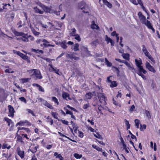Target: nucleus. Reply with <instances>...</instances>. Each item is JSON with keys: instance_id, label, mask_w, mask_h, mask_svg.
Listing matches in <instances>:
<instances>
[{"instance_id": "7c9ffc66", "label": "nucleus", "mask_w": 160, "mask_h": 160, "mask_svg": "<svg viewBox=\"0 0 160 160\" xmlns=\"http://www.w3.org/2000/svg\"><path fill=\"white\" fill-rule=\"evenodd\" d=\"M30 79L29 78H23L20 79V81L22 83L28 82Z\"/></svg>"}, {"instance_id": "dca6fc26", "label": "nucleus", "mask_w": 160, "mask_h": 160, "mask_svg": "<svg viewBox=\"0 0 160 160\" xmlns=\"http://www.w3.org/2000/svg\"><path fill=\"white\" fill-rule=\"evenodd\" d=\"M93 96V95L90 92L87 93L85 95V98L84 99L85 100H87L88 99H90Z\"/></svg>"}, {"instance_id": "9b49d317", "label": "nucleus", "mask_w": 160, "mask_h": 160, "mask_svg": "<svg viewBox=\"0 0 160 160\" xmlns=\"http://www.w3.org/2000/svg\"><path fill=\"white\" fill-rule=\"evenodd\" d=\"M8 108L9 112V114L8 116L13 118L14 116V113L15 112L14 108L11 105L8 106Z\"/></svg>"}, {"instance_id": "412c9836", "label": "nucleus", "mask_w": 160, "mask_h": 160, "mask_svg": "<svg viewBox=\"0 0 160 160\" xmlns=\"http://www.w3.org/2000/svg\"><path fill=\"white\" fill-rule=\"evenodd\" d=\"M71 123L72 125L73 129L74 130V132L76 133L77 132V129L78 128V126L77 124L74 123L72 121H71Z\"/></svg>"}, {"instance_id": "5701e85b", "label": "nucleus", "mask_w": 160, "mask_h": 160, "mask_svg": "<svg viewBox=\"0 0 160 160\" xmlns=\"http://www.w3.org/2000/svg\"><path fill=\"white\" fill-rule=\"evenodd\" d=\"M33 9H34L36 13H38L40 14H42L43 13V11H41V10L38 9L37 7L34 8Z\"/></svg>"}, {"instance_id": "b1692460", "label": "nucleus", "mask_w": 160, "mask_h": 160, "mask_svg": "<svg viewBox=\"0 0 160 160\" xmlns=\"http://www.w3.org/2000/svg\"><path fill=\"white\" fill-rule=\"evenodd\" d=\"M4 120L5 121H6L7 122L9 126H10L11 124H12V121L11 119H9V118H7L5 117L4 118Z\"/></svg>"}, {"instance_id": "8fccbe9b", "label": "nucleus", "mask_w": 160, "mask_h": 160, "mask_svg": "<svg viewBox=\"0 0 160 160\" xmlns=\"http://www.w3.org/2000/svg\"><path fill=\"white\" fill-rule=\"evenodd\" d=\"M19 130H24L27 133H28L30 132V130L28 128H26L23 127L19 128Z\"/></svg>"}, {"instance_id": "2eb2a0df", "label": "nucleus", "mask_w": 160, "mask_h": 160, "mask_svg": "<svg viewBox=\"0 0 160 160\" xmlns=\"http://www.w3.org/2000/svg\"><path fill=\"white\" fill-rule=\"evenodd\" d=\"M105 39L107 44H108L109 42H110L112 46H113L114 45V42L107 35L105 36Z\"/></svg>"}, {"instance_id": "69168bd1", "label": "nucleus", "mask_w": 160, "mask_h": 160, "mask_svg": "<svg viewBox=\"0 0 160 160\" xmlns=\"http://www.w3.org/2000/svg\"><path fill=\"white\" fill-rule=\"evenodd\" d=\"M105 64L107 65V66L110 67L112 66V63L110 62L109 61H105Z\"/></svg>"}, {"instance_id": "c9c22d12", "label": "nucleus", "mask_w": 160, "mask_h": 160, "mask_svg": "<svg viewBox=\"0 0 160 160\" xmlns=\"http://www.w3.org/2000/svg\"><path fill=\"white\" fill-rule=\"evenodd\" d=\"M122 56L124 59L127 60L128 59L129 57V54L128 53L123 54L122 55Z\"/></svg>"}, {"instance_id": "9d476101", "label": "nucleus", "mask_w": 160, "mask_h": 160, "mask_svg": "<svg viewBox=\"0 0 160 160\" xmlns=\"http://www.w3.org/2000/svg\"><path fill=\"white\" fill-rule=\"evenodd\" d=\"M81 49L82 50V53L83 54H85V56H88L90 54V52L88 50L87 48L84 46H82L81 48Z\"/></svg>"}, {"instance_id": "f704fd0d", "label": "nucleus", "mask_w": 160, "mask_h": 160, "mask_svg": "<svg viewBox=\"0 0 160 160\" xmlns=\"http://www.w3.org/2000/svg\"><path fill=\"white\" fill-rule=\"evenodd\" d=\"M93 135L95 137L98 138H99L101 140H102L103 139V138L102 137L101 135L99 134L98 133H97V135L95 133H93Z\"/></svg>"}, {"instance_id": "ddd939ff", "label": "nucleus", "mask_w": 160, "mask_h": 160, "mask_svg": "<svg viewBox=\"0 0 160 160\" xmlns=\"http://www.w3.org/2000/svg\"><path fill=\"white\" fill-rule=\"evenodd\" d=\"M91 28L92 29H96L98 30L99 29L98 26L95 23L94 21H92L91 22L90 25Z\"/></svg>"}, {"instance_id": "603ef678", "label": "nucleus", "mask_w": 160, "mask_h": 160, "mask_svg": "<svg viewBox=\"0 0 160 160\" xmlns=\"http://www.w3.org/2000/svg\"><path fill=\"white\" fill-rule=\"evenodd\" d=\"M58 133L59 134V135H60V136L62 137H65V138L68 139L69 140L72 141V140L70 138H69V137H67L66 136L64 135L63 134H62L60 132H58Z\"/></svg>"}, {"instance_id": "393cba45", "label": "nucleus", "mask_w": 160, "mask_h": 160, "mask_svg": "<svg viewBox=\"0 0 160 160\" xmlns=\"http://www.w3.org/2000/svg\"><path fill=\"white\" fill-rule=\"evenodd\" d=\"M52 116L55 119H58L59 121H60V120L58 119V113L56 112H51Z\"/></svg>"}, {"instance_id": "7ed1b4c3", "label": "nucleus", "mask_w": 160, "mask_h": 160, "mask_svg": "<svg viewBox=\"0 0 160 160\" xmlns=\"http://www.w3.org/2000/svg\"><path fill=\"white\" fill-rule=\"evenodd\" d=\"M28 72L30 75L31 76H34L36 79H41L42 76L41 74L40 71L37 69H32L28 70Z\"/></svg>"}, {"instance_id": "6e6d98bb", "label": "nucleus", "mask_w": 160, "mask_h": 160, "mask_svg": "<svg viewBox=\"0 0 160 160\" xmlns=\"http://www.w3.org/2000/svg\"><path fill=\"white\" fill-rule=\"evenodd\" d=\"M64 109L66 111V114L71 115L72 113V112L66 108V107L64 108Z\"/></svg>"}, {"instance_id": "c03bdc74", "label": "nucleus", "mask_w": 160, "mask_h": 160, "mask_svg": "<svg viewBox=\"0 0 160 160\" xmlns=\"http://www.w3.org/2000/svg\"><path fill=\"white\" fill-rule=\"evenodd\" d=\"M32 33H33V34L35 35V36H38V35L40 33L39 32H37L36 31V30L34 29H32Z\"/></svg>"}, {"instance_id": "0eeeda50", "label": "nucleus", "mask_w": 160, "mask_h": 160, "mask_svg": "<svg viewBox=\"0 0 160 160\" xmlns=\"http://www.w3.org/2000/svg\"><path fill=\"white\" fill-rule=\"evenodd\" d=\"M142 51L144 54L148 58V59H151L152 58V56L148 51L145 46L144 45H142Z\"/></svg>"}, {"instance_id": "37998d69", "label": "nucleus", "mask_w": 160, "mask_h": 160, "mask_svg": "<svg viewBox=\"0 0 160 160\" xmlns=\"http://www.w3.org/2000/svg\"><path fill=\"white\" fill-rule=\"evenodd\" d=\"M146 128V125L145 124H143L142 125V124L140 125V129L141 131H143Z\"/></svg>"}, {"instance_id": "20e7f679", "label": "nucleus", "mask_w": 160, "mask_h": 160, "mask_svg": "<svg viewBox=\"0 0 160 160\" xmlns=\"http://www.w3.org/2000/svg\"><path fill=\"white\" fill-rule=\"evenodd\" d=\"M14 34L16 36H20L19 38H17V39L18 40H22L23 41L25 42H28V36L22 32H19L17 31H15Z\"/></svg>"}, {"instance_id": "4c0bfd02", "label": "nucleus", "mask_w": 160, "mask_h": 160, "mask_svg": "<svg viewBox=\"0 0 160 160\" xmlns=\"http://www.w3.org/2000/svg\"><path fill=\"white\" fill-rule=\"evenodd\" d=\"M74 156L77 159H80L82 157V155L81 154L80 155L77 153H75L73 154Z\"/></svg>"}, {"instance_id": "ea45409f", "label": "nucleus", "mask_w": 160, "mask_h": 160, "mask_svg": "<svg viewBox=\"0 0 160 160\" xmlns=\"http://www.w3.org/2000/svg\"><path fill=\"white\" fill-rule=\"evenodd\" d=\"M36 3L37 5L39 6L40 7L42 8L43 9H44L45 8H47V7L46 6L42 4L40 2H38Z\"/></svg>"}, {"instance_id": "13d9d810", "label": "nucleus", "mask_w": 160, "mask_h": 160, "mask_svg": "<svg viewBox=\"0 0 160 160\" xmlns=\"http://www.w3.org/2000/svg\"><path fill=\"white\" fill-rule=\"evenodd\" d=\"M126 66H127L128 67L130 68H132L131 67V64L129 62H127L126 61H125L123 62Z\"/></svg>"}, {"instance_id": "e433bc0d", "label": "nucleus", "mask_w": 160, "mask_h": 160, "mask_svg": "<svg viewBox=\"0 0 160 160\" xmlns=\"http://www.w3.org/2000/svg\"><path fill=\"white\" fill-rule=\"evenodd\" d=\"M135 125L137 128L138 129L139 128V125L140 123V121L138 119H136L135 120Z\"/></svg>"}, {"instance_id": "a211bd4d", "label": "nucleus", "mask_w": 160, "mask_h": 160, "mask_svg": "<svg viewBox=\"0 0 160 160\" xmlns=\"http://www.w3.org/2000/svg\"><path fill=\"white\" fill-rule=\"evenodd\" d=\"M42 42H43V45L44 46L46 47H49V46H51L52 47H54V45H51L50 44H47V43H48L49 42L46 40V39H42Z\"/></svg>"}, {"instance_id": "a19ab883", "label": "nucleus", "mask_w": 160, "mask_h": 160, "mask_svg": "<svg viewBox=\"0 0 160 160\" xmlns=\"http://www.w3.org/2000/svg\"><path fill=\"white\" fill-rule=\"evenodd\" d=\"M36 3L37 5L39 6L40 7L42 8L43 9H44L45 8H47V7L46 6L42 4L40 2H38Z\"/></svg>"}, {"instance_id": "052dcab7", "label": "nucleus", "mask_w": 160, "mask_h": 160, "mask_svg": "<svg viewBox=\"0 0 160 160\" xmlns=\"http://www.w3.org/2000/svg\"><path fill=\"white\" fill-rule=\"evenodd\" d=\"M105 5L107 6L109 8H111L112 7V4L109 3L108 2L105 3Z\"/></svg>"}, {"instance_id": "4d7b16f0", "label": "nucleus", "mask_w": 160, "mask_h": 160, "mask_svg": "<svg viewBox=\"0 0 160 160\" xmlns=\"http://www.w3.org/2000/svg\"><path fill=\"white\" fill-rule=\"evenodd\" d=\"M78 136L81 138H82L83 137V133L82 132L78 131Z\"/></svg>"}, {"instance_id": "a18cd8bd", "label": "nucleus", "mask_w": 160, "mask_h": 160, "mask_svg": "<svg viewBox=\"0 0 160 160\" xmlns=\"http://www.w3.org/2000/svg\"><path fill=\"white\" fill-rule=\"evenodd\" d=\"M26 111L28 113H31V114L33 116H35V114L33 112L32 110L29 109H26Z\"/></svg>"}, {"instance_id": "774afa93", "label": "nucleus", "mask_w": 160, "mask_h": 160, "mask_svg": "<svg viewBox=\"0 0 160 160\" xmlns=\"http://www.w3.org/2000/svg\"><path fill=\"white\" fill-rule=\"evenodd\" d=\"M28 39H29V41H33L34 40V37L31 36V35H29L28 36Z\"/></svg>"}, {"instance_id": "a878e982", "label": "nucleus", "mask_w": 160, "mask_h": 160, "mask_svg": "<svg viewBox=\"0 0 160 160\" xmlns=\"http://www.w3.org/2000/svg\"><path fill=\"white\" fill-rule=\"evenodd\" d=\"M113 104L116 106H118L119 107H121V105L120 102H118L115 101L114 98L112 99Z\"/></svg>"}, {"instance_id": "de8ad7c7", "label": "nucleus", "mask_w": 160, "mask_h": 160, "mask_svg": "<svg viewBox=\"0 0 160 160\" xmlns=\"http://www.w3.org/2000/svg\"><path fill=\"white\" fill-rule=\"evenodd\" d=\"M40 100L42 103L45 106L48 103L46 100L43 99L42 98H40Z\"/></svg>"}, {"instance_id": "c85d7f7f", "label": "nucleus", "mask_w": 160, "mask_h": 160, "mask_svg": "<svg viewBox=\"0 0 160 160\" xmlns=\"http://www.w3.org/2000/svg\"><path fill=\"white\" fill-rule=\"evenodd\" d=\"M52 101L54 102V103L57 104V105H58L59 104V102L58 99L55 97H52Z\"/></svg>"}, {"instance_id": "72a5a7b5", "label": "nucleus", "mask_w": 160, "mask_h": 160, "mask_svg": "<svg viewBox=\"0 0 160 160\" xmlns=\"http://www.w3.org/2000/svg\"><path fill=\"white\" fill-rule=\"evenodd\" d=\"M110 83V86L111 87L113 88L117 86V83L115 81H112Z\"/></svg>"}, {"instance_id": "49530a36", "label": "nucleus", "mask_w": 160, "mask_h": 160, "mask_svg": "<svg viewBox=\"0 0 160 160\" xmlns=\"http://www.w3.org/2000/svg\"><path fill=\"white\" fill-rule=\"evenodd\" d=\"M79 45L78 43H76L74 45V50L76 51L79 50L78 49Z\"/></svg>"}, {"instance_id": "6ab92c4d", "label": "nucleus", "mask_w": 160, "mask_h": 160, "mask_svg": "<svg viewBox=\"0 0 160 160\" xmlns=\"http://www.w3.org/2000/svg\"><path fill=\"white\" fill-rule=\"evenodd\" d=\"M54 156L56 157V158L59 159L60 160H63V158L61 154H58L57 152L54 153Z\"/></svg>"}, {"instance_id": "4be33fe9", "label": "nucleus", "mask_w": 160, "mask_h": 160, "mask_svg": "<svg viewBox=\"0 0 160 160\" xmlns=\"http://www.w3.org/2000/svg\"><path fill=\"white\" fill-rule=\"evenodd\" d=\"M11 148V146L10 145H8L7 143H5L2 144V149H4L5 148H7L8 149H9Z\"/></svg>"}, {"instance_id": "aec40b11", "label": "nucleus", "mask_w": 160, "mask_h": 160, "mask_svg": "<svg viewBox=\"0 0 160 160\" xmlns=\"http://www.w3.org/2000/svg\"><path fill=\"white\" fill-rule=\"evenodd\" d=\"M67 58H69L70 59H74L75 60H78V58L77 57H76L74 55L72 54H68L67 55Z\"/></svg>"}, {"instance_id": "bb28decb", "label": "nucleus", "mask_w": 160, "mask_h": 160, "mask_svg": "<svg viewBox=\"0 0 160 160\" xmlns=\"http://www.w3.org/2000/svg\"><path fill=\"white\" fill-rule=\"evenodd\" d=\"M92 147L95 149L97 151H102V149L101 148H100L99 147L97 146L94 144H93L92 145Z\"/></svg>"}, {"instance_id": "f257e3e1", "label": "nucleus", "mask_w": 160, "mask_h": 160, "mask_svg": "<svg viewBox=\"0 0 160 160\" xmlns=\"http://www.w3.org/2000/svg\"><path fill=\"white\" fill-rule=\"evenodd\" d=\"M98 97L99 101H98L97 100H95L93 102L92 104L94 107H95V108H97L98 110L100 111V106H101L102 105H105L106 104L107 98L105 96V94L103 93H98Z\"/></svg>"}, {"instance_id": "cd10ccee", "label": "nucleus", "mask_w": 160, "mask_h": 160, "mask_svg": "<svg viewBox=\"0 0 160 160\" xmlns=\"http://www.w3.org/2000/svg\"><path fill=\"white\" fill-rule=\"evenodd\" d=\"M46 118L47 119V122L50 123L51 125H52L53 123V120L49 116L47 117Z\"/></svg>"}, {"instance_id": "e2e57ef3", "label": "nucleus", "mask_w": 160, "mask_h": 160, "mask_svg": "<svg viewBox=\"0 0 160 160\" xmlns=\"http://www.w3.org/2000/svg\"><path fill=\"white\" fill-rule=\"evenodd\" d=\"M45 106L48 107V108L50 109H53V108L52 106L48 102L47 103V104L46 105H45Z\"/></svg>"}, {"instance_id": "3c124183", "label": "nucleus", "mask_w": 160, "mask_h": 160, "mask_svg": "<svg viewBox=\"0 0 160 160\" xmlns=\"http://www.w3.org/2000/svg\"><path fill=\"white\" fill-rule=\"evenodd\" d=\"M38 90L41 92H44V90L43 88H42L41 86L40 85L39 86L38 88Z\"/></svg>"}, {"instance_id": "f8f14e48", "label": "nucleus", "mask_w": 160, "mask_h": 160, "mask_svg": "<svg viewBox=\"0 0 160 160\" xmlns=\"http://www.w3.org/2000/svg\"><path fill=\"white\" fill-rule=\"evenodd\" d=\"M146 67L149 71L153 72H156L155 70L153 67L147 62L146 63Z\"/></svg>"}, {"instance_id": "f3484780", "label": "nucleus", "mask_w": 160, "mask_h": 160, "mask_svg": "<svg viewBox=\"0 0 160 160\" xmlns=\"http://www.w3.org/2000/svg\"><path fill=\"white\" fill-rule=\"evenodd\" d=\"M62 97L65 99L68 100V98L69 100H71V99L69 98V94L66 92H64L62 93Z\"/></svg>"}, {"instance_id": "680f3d73", "label": "nucleus", "mask_w": 160, "mask_h": 160, "mask_svg": "<svg viewBox=\"0 0 160 160\" xmlns=\"http://www.w3.org/2000/svg\"><path fill=\"white\" fill-rule=\"evenodd\" d=\"M5 72L6 73H13V71L11 69H7L5 70Z\"/></svg>"}, {"instance_id": "bf43d9fd", "label": "nucleus", "mask_w": 160, "mask_h": 160, "mask_svg": "<svg viewBox=\"0 0 160 160\" xmlns=\"http://www.w3.org/2000/svg\"><path fill=\"white\" fill-rule=\"evenodd\" d=\"M24 121H20L16 124V126H17L18 125L22 126L24 125V123H25Z\"/></svg>"}, {"instance_id": "1a4fd4ad", "label": "nucleus", "mask_w": 160, "mask_h": 160, "mask_svg": "<svg viewBox=\"0 0 160 160\" xmlns=\"http://www.w3.org/2000/svg\"><path fill=\"white\" fill-rule=\"evenodd\" d=\"M138 15L139 20L142 24H143L146 21V17L142 15V12H139Z\"/></svg>"}, {"instance_id": "f03ea898", "label": "nucleus", "mask_w": 160, "mask_h": 160, "mask_svg": "<svg viewBox=\"0 0 160 160\" xmlns=\"http://www.w3.org/2000/svg\"><path fill=\"white\" fill-rule=\"evenodd\" d=\"M136 64L138 68V72L137 73L139 75L141 76L144 79H146V77L143 74H146L147 72L146 70L144 69L141 64H142V61H135Z\"/></svg>"}, {"instance_id": "338daca9", "label": "nucleus", "mask_w": 160, "mask_h": 160, "mask_svg": "<svg viewBox=\"0 0 160 160\" xmlns=\"http://www.w3.org/2000/svg\"><path fill=\"white\" fill-rule=\"evenodd\" d=\"M88 129L90 130L91 132H95L96 131L94 129L92 128L91 127L89 126L88 127Z\"/></svg>"}, {"instance_id": "58836bf2", "label": "nucleus", "mask_w": 160, "mask_h": 160, "mask_svg": "<svg viewBox=\"0 0 160 160\" xmlns=\"http://www.w3.org/2000/svg\"><path fill=\"white\" fill-rule=\"evenodd\" d=\"M36 3L37 5L39 6L40 7L42 8L43 9H44L45 8H47V7L46 6L42 4L40 2H38Z\"/></svg>"}, {"instance_id": "79ce46f5", "label": "nucleus", "mask_w": 160, "mask_h": 160, "mask_svg": "<svg viewBox=\"0 0 160 160\" xmlns=\"http://www.w3.org/2000/svg\"><path fill=\"white\" fill-rule=\"evenodd\" d=\"M74 37H75V39L77 40L78 42H80L81 41V38L80 37L79 35L78 34H75Z\"/></svg>"}, {"instance_id": "423d86ee", "label": "nucleus", "mask_w": 160, "mask_h": 160, "mask_svg": "<svg viewBox=\"0 0 160 160\" xmlns=\"http://www.w3.org/2000/svg\"><path fill=\"white\" fill-rule=\"evenodd\" d=\"M13 53L14 54H16L17 55L20 56L23 59L28 60V57L27 56L24 55L23 53H21L19 51H17L15 50H13L12 51Z\"/></svg>"}, {"instance_id": "0e129e2a", "label": "nucleus", "mask_w": 160, "mask_h": 160, "mask_svg": "<svg viewBox=\"0 0 160 160\" xmlns=\"http://www.w3.org/2000/svg\"><path fill=\"white\" fill-rule=\"evenodd\" d=\"M39 24L43 28H46L48 27V26L44 24L42 22H39Z\"/></svg>"}, {"instance_id": "864d4df0", "label": "nucleus", "mask_w": 160, "mask_h": 160, "mask_svg": "<svg viewBox=\"0 0 160 160\" xmlns=\"http://www.w3.org/2000/svg\"><path fill=\"white\" fill-rule=\"evenodd\" d=\"M37 147H35L33 148L32 150H30L31 152L33 153H35L37 151Z\"/></svg>"}, {"instance_id": "c756f323", "label": "nucleus", "mask_w": 160, "mask_h": 160, "mask_svg": "<svg viewBox=\"0 0 160 160\" xmlns=\"http://www.w3.org/2000/svg\"><path fill=\"white\" fill-rule=\"evenodd\" d=\"M76 34H77L76 33V30L75 28L71 29V32L70 33V35L74 36Z\"/></svg>"}, {"instance_id": "6e6552de", "label": "nucleus", "mask_w": 160, "mask_h": 160, "mask_svg": "<svg viewBox=\"0 0 160 160\" xmlns=\"http://www.w3.org/2000/svg\"><path fill=\"white\" fill-rule=\"evenodd\" d=\"M143 24H145L147 26L148 28L149 29H151L153 32H155V30L154 28H153L152 24L148 20H147L145 21Z\"/></svg>"}, {"instance_id": "39448f33", "label": "nucleus", "mask_w": 160, "mask_h": 160, "mask_svg": "<svg viewBox=\"0 0 160 160\" xmlns=\"http://www.w3.org/2000/svg\"><path fill=\"white\" fill-rule=\"evenodd\" d=\"M49 70L50 72H53L56 73L57 74L60 75L61 72H59V70L56 68H54L53 67L52 64L50 63L49 64Z\"/></svg>"}, {"instance_id": "5fc2aeb1", "label": "nucleus", "mask_w": 160, "mask_h": 160, "mask_svg": "<svg viewBox=\"0 0 160 160\" xmlns=\"http://www.w3.org/2000/svg\"><path fill=\"white\" fill-rule=\"evenodd\" d=\"M125 122H126V124L127 126V129H128L130 128V125L129 124V121L126 120H125Z\"/></svg>"}, {"instance_id": "473e14b6", "label": "nucleus", "mask_w": 160, "mask_h": 160, "mask_svg": "<svg viewBox=\"0 0 160 160\" xmlns=\"http://www.w3.org/2000/svg\"><path fill=\"white\" fill-rule=\"evenodd\" d=\"M145 114L146 115V116H147V118H148V119H151V114H150V112L147 110H145Z\"/></svg>"}, {"instance_id": "2f4dec72", "label": "nucleus", "mask_w": 160, "mask_h": 160, "mask_svg": "<svg viewBox=\"0 0 160 160\" xmlns=\"http://www.w3.org/2000/svg\"><path fill=\"white\" fill-rule=\"evenodd\" d=\"M31 51L34 52L36 53H42L43 52V51L41 50H39V49H32Z\"/></svg>"}, {"instance_id": "4468645a", "label": "nucleus", "mask_w": 160, "mask_h": 160, "mask_svg": "<svg viewBox=\"0 0 160 160\" xmlns=\"http://www.w3.org/2000/svg\"><path fill=\"white\" fill-rule=\"evenodd\" d=\"M17 152L18 155L21 158H22L24 156V152L23 151H21L20 150L19 148H18Z\"/></svg>"}, {"instance_id": "09e8293b", "label": "nucleus", "mask_w": 160, "mask_h": 160, "mask_svg": "<svg viewBox=\"0 0 160 160\" xmlns=\"http://www.w3.org/2000/svg\"><path fill=\"white\" fill-rule=\"evenodd\" d=\"M19 100L22 102H23L25 103H27V101L26 99L24 97H22L19 98Z\"/></svg>"}]
</instances>
